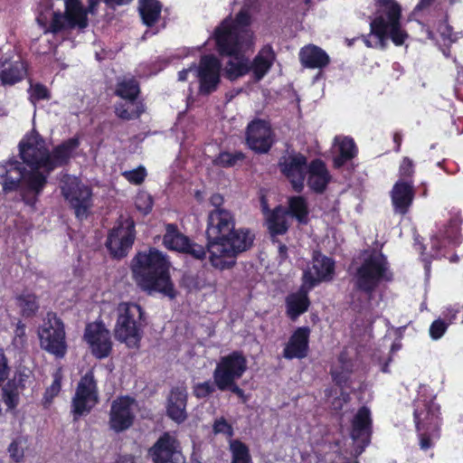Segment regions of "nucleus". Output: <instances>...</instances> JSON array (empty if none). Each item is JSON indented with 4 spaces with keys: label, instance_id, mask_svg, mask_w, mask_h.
<instances>
[{
    "label": "nucleus",
    "instance_id": "1",
    "mask_svg": "<svg viewBox=\"0 0 463 463\" xmlns=\"http://www.w3.org/2000/svg\"><path fill=\"white\" fill-rule=\"evenodd\" d=\"M205 233L211 265L221 271L232 269L237 257L249 250L255 240V234L249 228H235L233 213L223 208L209 213Z\"/></svg>",
    "mask_w": 463,
    "mask_h": 463
},
{
    "label": "nucleus",
    "instance_id": "2",
    "mask_svg": "<svg viewBox=\"0 0 463 463\" xmlns=\"http://www.w3.org/2000/svg\"><path fill=\"white\" fill-rule=\"evenodd\" d=\"M130 269L133 279L143 291L175 298L177 293L170 275V262L156 248L137 251L131 260Z\"/></svg>",
    "mask_w": 463,
    "mask_h": 463
},
{
    "label": "nucleus",
    "instance_id": "3",
    "mask_svg": "<svg viewBox=\"0 0 463 463\" xmlns=\"http://www.w3.org/2000/svg\"><path fill=\"white\" fill-rule=\"evenodd\" d=\"M393 280L387 257L382 251L373 250L364 258L353 275V291L350 293V305L354 309H361L364 300L356 298V293L365 296L366 302H371L382 283Z\"/></svg>",
    "mask_w": 463,
    "mask_h": 463
},
{
    "label": "nucleus",
    "instance_id": "4",
    "mask_svg": "<svg viewBox=\"0 0 463 463\" xmlns=\"http://www.w3.org/2000/svg\"><path fill=\"white\" fill-rule=\"evenodd\" d=\"M374 17L370 23V33L364 36V44L372 48L370 35L375 36L382 46L391 39L394 45L402 46L409 34L402 27V6L396 0H373Z\"/></svg>",
    "mask_w": 463,
    "mask_h": 463
},
{
    "label": "nucleus",
    "instance_id": "5",
    "mask_svg": "<svg viewBox=\"0 0 463 463\" xmlns=\"http://www.w3.org/2000/svg\"><path fill=\"white\" fill-rule=\"evenodd\" d=\"M19 156L22 161L12 156L0 162V194L19 192L22 200L29 204V134L26 133L19 143Z\"/></svg>",
    "mask_w": 463,
    "mask_h": 463
},
{
    "label": "nucleus",
    "instance_id": "6",
    "mask_svg": "<svg viewBox=\"0 0 463 463\" xmlns=\"http://www.w3.org/2000/svg\"><path fill=\"white\" fill-rule=\"evenodd\" d=\"M116 311L115 338L129 348H138L147 325L144 308L134 302H120Z\"/></svg>",
    "mask_w": 463,
    "mask_h": 463
},
{
    "label": "nucleus",
    "instance_id": "7",
    "mask_svg": "<svg viewBox=\"0 0 463 463\" xmlns=\"http://www.w3.org/2000/svg\"><path fill=\"white\" fill-rule=\"evenodd\" d=\"M42 349L56 359L65 357L68 350L63 321L53 312H48L43 325L38 329Z\"/></svg>",
    "mask_w": 463,
    "mask_h": 463
},
{
    "label": "nucleus",
    "instance_id": "8",
    "mask_svg": "<svg viewBox=\"0 0 463 463\" xmlns=\"http://www.w3.org/2000/svg\"><path fill=\"white\" fill-rule=\"evenodd\" d=\"M136 223L130 217L119 218L108 232L105 246L113 260L128 256L136 240Z\"/></svg>",
    "mask_w": 463,
    "mask_h": 463
},
{
    "label": "nucleus",
    "instance_id": "9",
    "mask_svg": "<svg viewBox=\"0 0 463 463\" xmlns=\"http://www.w3.org/2000/svg\"><path fill=\"white\" fill-rule=\"evenodd\" d=\"M98 402V381L94 370L90 369L80 377L71 399L73 420H78L81 416L89 414Z\"/></svg>",
    "mask_w": 463,
    "mask_h": 463
},
{
    "label": "nucleus",
    "instance_id": "10",
    "mask_svg": "<svg viewBox=\"0 0 463 463\" xmlns=\"http://www.w3.org/2000/svg\"><path fill=\"white\" fill-rule=\"evenodd\" d=\"M61 183V194L74 210L75 216L80 220L86 218L92 207L91 188L69 174L63 175Z\"/></svg>",
    "mask_w": 463,
    "mask_h": 463
},
{
    "label": "nucleus",
    "instance_id": "11",
    "mask_svg": "<svg viewBox=\"0 0 463 463\" xmlns=\"http://www.w3.org/2000/svg\"><path fill=\"white\" fill-rule=\"evenodd\" d=\"M247 368L248 362L241 351H232L222 356L213 373L216 387H223L241 379Z\"/></svg>",
    "mask_w": 463,
    "mask_h": 463
},
{
    "label": "nucleus",
    "instance_id": "12",
    "mask_svg": "<svg viewBox=\"0 0 463 463\" xmlns=\"http://www.w3.org/2000/svg\"><path fill=\"white\" fill-rule=\"evenodd\" d=\"M80 145V137L75 136L54 146L51 153L47 148L43 147V150L40 149V156L37 158L36 163L38 166L43 167L44 172L51 174L57 167L67 165L73 156V152Z\"/></svg>",
    "mask_w": 463,
    "mask_h": 463
},
{
    "label": "nucleus",
    "instance_id": "13",
    "mask_svg": "<svg viewBox=\"0 0 463 463\" xmlns=\"http://www.w3.org/2000/svg\"><path fill=\"white\" fill-rule=\"evenodd\" d=\"M213 38L216 50L221 56L239 58L242 52V36L229 19H224L214 29Z\"/></svg>",
    "mask_w": 463,
    "mask_h": 463
},
{
    "label": "nucleus",
    "instance_id": "14",
    "mask_svg": "<svg viewBox=\"0 0 463 463\" xmlns=\"http://www.w3.org/2000/svg\"><path fill=\"white\" fill-rule=\"evenodd\" d=\"M83 338L95 358L102 360L111 354L113 350L111 334L102 321L88 323Z\"/></svg>",
    "mask_w": 463,
    "mask_h": 463
},
{
    "label": "nucleus",
    "instance_id": "15",
    "mask_svg": "<svg viewBox=\"0 0 463 463\" xmlns=\"http://www.w3.org/2000/svg\"><path fill=\"white\" fill-rule=\"evenodd\" d=\"M221 61L213 54L203 55L197 68L199 93L207 96L216 91L221 82Z\"/></svg>",
    "mask_w": 463,
    "mask_h": 463
},
{
    "label": "nucleus",
    "instance_id": "16",
    "mask_svg": "<svg viewBox=\"0 0 463 463\" xmlns=\"http://www.w3.org/2000/svg\"><path fill=\"white\" fill-rule=\"evenodd\" d=\"M280 173L290 182L294 191L300 193L304 188L307 159L301 153L283 156L279 160Z\"/></svg>",
    "mask_w": 463,
    "mask_h": 463
},
{
    "label": "nucleus",
    "instance_id": "17",
    "mask_svg": "<svg viewBox=\"0 0 463 463\" xmlns=\"http://www.w3.org/2000/svg\"><path fill=\"white\" fill-rule=\"evenodd\" d=\"M246 145L257 154L268 153L273 146V131L268 122L263 119H253L246 128Z\"/></svg>",
    "mask_w": 463,
    "mask_h": 463
},
{
    "label": "nucleus",
    "instance_id": "18",
    "mask_svg": "<svg viewBox=\"0 0 463 463\" xmlns=\"http://www.w3.org/2000/svg\"><path fill=\"white\" fill-rule=\"evenodd\" d=\"M148 454L154 463H185L179 449V441L169 432H164L149 449Z\"/></svg>",
    "mask_w": 463,
    "mask_h": 463
},
{
    "label": "nucleus",
    "instance_id": "19",
    "mask_svg": "<svg viewBox=\"0 0 463 463\" xmlns=\"http://www.w3.org/2000/svg\"><path fill=\"white\" fill-rule=\"evenodd\" d=\"M135 400L130 396H120L114 400L110 406L109 425L116 433L128 430L135 420L132 405Z\"/></svg>",
    "mask_w": 463,
    "mask_h": 463
},
{
    "label": "nucleus",
    "instance_id": "20",
    "mask_svg": "<svg viewBox=\"0 0 463 463\" xmlns=\"http://www.w3.org/2000/svg\"><path fill=\"white\" fill-rule=\"evenodd\" d=\"M188 402L187 388L184 384L174 386L166 396V416L177 424L184 422L188 418L186 411Z\"/></svg>",
    "mask_w": 463,
    "mask_h": 463
},
{
    "label": "nucleus",
    "instance_id": "21",
    "mask_svg": "<svg viewBox=\"0 0 463 463\" xmlns=\"http://www.w3.org/2000/svg\"><path fill=\"white\" fill-rule=\"evenodd\" d=\"M309 336L308 326L298 327L283 349V357L288 360L306 358L309 352Z\"/></svg>",
    "mask_w": 463,
    "mask_h": 463
},
{
    "label": "nucleus",
    "instance_id": "22",
    "mask_svg": "<svg viewBox=\"0 0 463 463\" xmlns=\"http://www.w3.org/2000/svg\"><path fill=\"white\" fill-rule=\"evenodd\" d=\"M415 197L413 184L406 181H397L391 191V199L396 213L405 215L412 205Z\"/></svg>",
    "mask_w": 463,
    "mask_h": 463
},
{
    "label": "nucleus",
    "instance_id": "23",
    "mask_svg": "<svg viewBox=\"0 0 463 463\" xmlns=\"http://www.w3.org/2000/svg\"><path fill=\"white\" fill-rule=\"evenodd\" d=\"M373 432L371 411L366 406L358 409L352 420L351 438L360 440L364 446H368Z\"/></svg>",
    "mask_w": 463,
    "mask_h": 463
},
{
    "label": "nucleus",
    "instance_id": "24",
    "mask_svg": "<svg viewBox=\"0 0 463 463\" xmlns=\"http://www.w3.org/2000/svg\"><path fill=\"white\" fill-rule=\"evenodd\" d=\"M307 185L316 194H322L331 181V175L326 163L321 159H314L308 165Z\"/></svg>",
    "mask_w": 463,
    "mask_h": 463
},
{
    "label": "nucleus",
    "instance_id": "25",
    "mask_svg": "<svg viewBox=\"0 0 463 463\" xmlns=\"http://www.w3.org/2000/svg\"><path fill=\"white\" fill-rule=\"evenodd\" d=\"M276 60V53L270 44L264 45L253 58L249 61L250 71L253 74L255 81L261 80L271 69Z\"/></svg>",
    "mask_w": 463,
    "mask_h": 463
},
{
    "label": "nucleus",
    "instance_id": "26",
    "mask_svg": "<svg viewBox=\"0 0 463 463\" xmlns=\"http://www.w3.org/2000/svg\"><path fill=\"white\" fill-rule=\"evenodd\" d=\"M311 301L305 288L288 294L285 298L286 315L291 321H296L306 313Z\"/></svg>",
    "mask_w": 463,
    "mask_h": 463
},
{
    "label": "nucleus",
    "instance_id": "27",
    "mask_svg": "<svg viewBox=\"0 0 463 463\" xmlns=\"http://www.w3.org/2000/svg\"><path fill=\"white\" fill-rule=\"evenodd\" d=\"M299 61L305 68L308 69H323L330 63V58L326 51L314 44L301 48Z\"/></svg>",
    "mask_w": 463,
    "mask_h": 463
},
{
    "label": "nucleus",
    "instance_id": "28",
    "mask_svg": "<svg viewBox=\"0 0 463 463\" xmlns=\"http://www.w3.org/2000/svg\"><path fill=\"white\" fill-rule=\"evenodd\" d=\"M287 217L286 207L281 204L274 207L272 212L266 216L267 229L273 241L275 237L284 235L288 232L289 223Z\"/></svg>",
    "mask_w": 463,
    "mask_h": 463
},
{
    "label": "nucleus",
    "instance_id": "29",
    "mask_svg": "<svg viewBox=\"0 0 463 463\" xmlns=\"http://www.w3.org/2000/svg\"><path fill=\"white\" fill-rule=\"evenodd\" d=\"M65 2V18L67 27L73 29L79 27L86 28L88 25V12L84 8L80 0H64Z\"/></svg>",
    "mask_w": 463,
    "mask_h": 463
},
{
    "label": "nucleus",
    "instance_id": "30",
    "mask_svg": "<svg viewBox=\"0 0 463 463\" xmlns=\"http://www.w3.org/2000/svg\"><path fill=\"white\" fill-rule=\"evenodd\" d=\"M413 418L418 431L424 430H429V426L436 425L438 420V416L433 410V406L426 401L418 402L415 405Z\"/></svg>",
    "mask_w": 463,
    "mask_h": 463
},
{
    "label": "nucleus",
    "instance_id": "31",
    "mask_svg": "<svg viewBox=\"0 0 463 463\" xmlns=\"http://www.w3.org/2000/svg\"><path fill=\"white\" fill-rule=\"evenodd\" d=\"M335 260L324 255L319 250H315L312 256V269L324 281H331L335 275Z\"/></svg>",
    "mask_w": 463,
    "mask_h": 463
},
{
    "label": "nucleus",
    "instance_id": "32",
    "mask_svg": "<svg viewBox=\"0 0 463 463\" xmlns=\"http://www.w3.org/2000/svg\"><path fill=\"white\" fill-rule=\"evenodd\" d=\"M189 237L183 234L175 223H167L165 225V233L163 236L164 246L170 250L178 252H183Z\"/></svg>",
    "mask_w": 463,
    "mask_h": 463
},
{
    "label": "nucleus",
    "instance_id": "33",
    "mask_svg": "<svg viewBox=\"0 0 463 463\" xmlns=\"http://www.w3.org/2000/svg\"><path fill=\"white\" fill-rule=\"evenodd\" d=\"M138 11L143 24L153 27L161 16L162 4L159 0H139Z\"/></svg>",
    "mask_w": 463,
    "mask_h": 463
},
{
    "label": "nucleus",
    "instance_id": "34",
    "mask_svg": "<svg viewBox=\"0 0 463 463\" xmlns=\"http://www.w3.org/2000/svg\"><path fill=\"white\" fill-rule=\"evenodd\" d=\"M27 69L22 61L5 62L0 72V79L3 84L13 85L23 80Z\"/></svg>",
    "mask_w": 463,
    "mask_h": 463
},
{
    "label": "nucleus",
    "instance_id": "35",
    "mask_svg": "<svg viewBox=\"0 0 463 463\" xmlns=\"http://www.w3.org/2000/svg\"><path fill=\"white\" fill-rule=\"evenodd\" d=\"M286 213L296 218L298 223L307 224L309 210L306 198L301 195L289 197Z\"/></svg>",
    "mask_w": 463,
    "mask_h": 463
},
{
    "label": "nucleus",
    "instance_id": "36",
    "mask_svg": "<svg viewBox=\"0 0 463 463\" xmlns=\"http://www.w3.org/2000/svg\"><path fill=\"white\" fill-rule=\"evenodd\" d=\"M114 112L123 120L137 119L145 112V105L142 101H135L134 105L127 100L118 101L114 106Z\"/></svg>",
    "mask_w": 463,
    "mask_h": 463
},
{
    "label": "nucleus",
    "instance_id": "37",
    "mask_svg": "<svg viewBox=\"0 0 463 463\" xmlns=\"http://www.w3.org/2000/svg\"><path fill=\"white\" fill-rule=\"evenodd\" d=\"M114 93L120 99L134 105L140 94V86L138 81L133 78L123 80L117 83Z\"/></svg>",
    "mask_w": 463,
    "mask_h": 463
},
{
    "label": "nucleus",
    "instance_id": "38",
    "mask_svg": "<svg viewBox=\"0 0 463 463\" xmlns=\"http://www.w3.org/2000/svg\"><path fill=\"white\" fill-rule=\"evenodd\" d=\"M357 146L350 137H345L339 143V155L334 158V166L340 168L357 155Z\"/></svg>",
    "mask_w": 463,
    "mask_h": 463
},
{
    "label": "nucleus",
    "instance_id": "39",
    "mask_svg": "<svg viewBox=\"0 0 463 463\" xmlns=\"http://www.w3.org/2000/svg\"><path fill=\"white\" fill-rule=\"evenodd\" d=\"M236 61H229L226 63L224 76L227 80L234 81L250 72L249 59L246 58L242 52Z\"/></svg>",
    "mask_w": 463,
    "mask_h": 463
},
{
    "label": "nucleus",
    "instance_id": "40",
    "mask_svg": "<svg viewBox=\"0 0 463 463\" xmlns=\"http://www.w3.org/2000/svg\"><path fill=\"white\" fill-rule=\"evenodd\" d=\"M231 453L230 463H253L248 445L240 439H231L229 443Z\"/></svg>",
    "mask_w": 463,
    "mask_h": 463
},
{
    "label": "nucleus",
    "instance_id": "41",
    "mask_svg": "<svg viewBox=\"0 0 463 463\" xmlns=\"http://www.w3.org/2000/svg\"><path fill=\"white\" fill-rule=\"evenodd\" d=\"M245 158L246 156L241 151H222L213 160V164L218 167L231 168L241 165Z\"/></svg>",
    "mask_w": 463,
    "mask_h": 463
},
{
    "label": "nucleus",
    "instance_id": "42",
    "mask_svg": "<svg viewBox=\"0 0 463 463\" xmlns=\"http://www.w3.org/2000/svg\"><path fill=\"white\" fill-rule=\"evenodd\" d=\"M186 246L184 249V254L189 256L193 260L203 262L206 259H209L211 262V250L208 247V240H206V245L203 246L191 239H189L188 242L185 244Z\"/></svg>",
    "mask_w": 463,
    "mask_h": 463
},
{
    "label": "nucleus",
    "instance_id": "43",
    "mask_svg": "<svg viewBox=\"0 0 463 463\" xmlns=\"http://www.w3.org/2000/svg\"><path fill=\"white\" fill-rule=\"evenodd\" d=\"M37 158L34 156L31 155V194L34 193L38 194L45 186L47 183V177L50 174L42 173L36 163Z\"/></svg>",
    "mask_w": 463,
    "mask_h": 463
},
{
    "label": "nucleus",
    "instance_id": "44",
    "mask_svg": "<svg viewBox=\"0 0 463 463\" xmlns=\"http://www.w3.org/2000/svg\"><path fill=\"white\" fill-rule=\"evenodd\" d=\"M2 400L8 410L16 408L19 402L18 385L14 381H8L2 389Z\"/></svg>",
    "mask_w": 463,
    "mask_h": 463
},
{
    "label": "nucleus",
    "instance_id": "45",
    "mask_svg": "<svg viewBox=\"0 0 463 463\" xmlns=\"http://www.w3.org/2000/svg\"><path fill=\"white\" fill-rule=\"evenodd\" d=\"M52 383L46 388L43 394V404L47 406L60 393L61 389V381L63 378L61 368H58L52 373Z\"/></svg>",
    "mask_w": 463,
    "mask_h": 463
},
{
    "label": "nucleus",
    "instance_id": "46",
    "mask_svg": "<svg viewBox=\"0 0 463 463\" xmlns=\"http://www.w3.org/2000/svg\"><path fill=\"white\" fill-rule=\"evenodd\" d=\"M398 174V181H406L413 184V176L415 174V164L413 160L408 156H404L400 163Z\"/></svg>",
    "mask_w": 463,
    "mask_h": 463
},
{
    "label": "nucleus",
    "instance_id": "47",
    "mask_svg": "<svg viewBox=\"0 0 463 463\" xmlns=\"http://www.w3.org/2000/svg\"><path fill=\"white\" fill-rule=\"evenodd\" d=\"M121 175L131 184L140 185L144 183L147 172L145 166L139 165L133 170L122 172Z\"/></svg>",
    "mask_w": 463,
    "mask_h": 463
},
{
    "label": "nucleus",
    "instance_id": "48",
    "mask_svg": "<svg viewBox=\"0 0 463 463\" xmlns=\"http://www.w3.org/2000/svg\"><path fill=\"white\" fill-rule=\"evenodd\" d=\"M26 439L24 438H17L12 441L8 447V452L10 457L16 462L19 463L24 457V449L26 447Z\"/></svg>",
    "mask_w": 463,
    "mask_h": 463
},
{
    "label": "nucleus",
    "instance_id": "49",
    "mask_svg": "<svg viewBox=\"0 0 463 463\" xmlns=\"http://www.w3.org/2000/svg\"><path fill=\"white\" fill-rule=\"evenodd\" d=\"M216 385L214 381L210 380L197 383L193 386V394L197 399H205L212 395L216 391Z\"/></svg>",
    "mask_w": 463,
    "mask_h": 463
},
{
    "label": "nucleus",
    "instance_id": "50",
    "mask_svg": "<svg viewBox=\"0 0 463 463\" xmlns=\"http://www.w3.org/2000/svg\"><path fill=\"white\" fill-rule=\"evenodd\" d=\"M51 99L52 93L44 84L40 82L33 84L31 82V102L50 100Z\"/></svg>",
    "mask_w": 463,
    "mask_h": 463
},
{
    "label": "nucleus",
    "instance_id": "51",
    "mask_svg": "<svg viewBox=\"0 0 463 463\" xmlns=\"http://www.w3.org/2000/svg\"><path fill=\"white\" fill-rule=\"evenodd\" d=\"M135 205L138 212L146 215L152 211L154 201L150 194L142 193L137 194L135 201Z\"/></svg>",
    "mask_w": 463,
    "mask_h": 463
},
{
    "label": "nucleus",
    "instance_id": "52",
    "mask_svg": "<svg viewBox=\"0 0 463 463\" xmlns=\"http://www.w3.org/2000/svg\"><path fill=\"white\" fill-rule=\"evenodd\" d=\"M449 323L441 318L434 320L429 329L430 336L432 340L440 339L449 328Z\"/></svg>",
    "mask_w": 463,
    "mask_h": 463
},
{
    "label": "nucleus",
    "instance_id": "53",
    "mask_svg": "<svg viewBox=\"0 0 463 463\" xmlns=\"http://www.w3.org/2000/svg\"><path fill=\"white\" fill-rule=\"evenodd\" d=\"M213 431L214 434H223L227 438H232L234 435L232 424H230L224 417H221L214 420Z\"/></svg>",
    "mask_w": 463,
    "mask_h": 463
},
{
    "label": "nucleus",
    "instance_id": "54",
    "mask_svg": "<svg viewBox=\"0 0 463 463\" xmlns=\"http://www.w3.org/2000/svg\"><path fill=\"white\" fill-rule=\"evenodd\" d=\"M462 223V219L451 218L449 222V229L447 230V237L454 243L458 244L459 239V230Z\"/></svg>",
    "mask_w": 463,
    "mask_h": 463
},
{
    "label": "nucleus",
    "instance_id": "55",
    "mask_svg": "<svg viewBox=\"0 0 463 463\" xmlns=\"http://www.w3.org/2000/svg\"><path fill=\"white\" fill-rule=\"evenodd\" d=\"M302 280L303 284L299 288H305L307 294L313 288L324 281L317 275H314L310 270H305L303 272Z\"/></svg>",
    "mask_w": 463,
    "mask_h": 463
},
{
    "label": "nucleus",
    "instance_id": "56",
    "mask_svg": "<svg viewBox=\"0 0 463 463\" xmlns=\"http://www.w3.org/2000/svg\"><path fill=\"white\" fill-rule=\"evenodd\" d=\"M235 28L241 32V28L248 27L251 24V16L247 10L241 9L239 11L233 20H230Z\"/></svg>",
    "mask_w": 463,
    "mask_h": 463
},
{
    "label": "nucleus",
    "instance_id": "57",
    "mask_svg": "<svg viewBox=\"0 0 463 463\" xmlns=\"http://www.w3.org/2000/svg\"><path fill=\"white\" fill-rule=\"evenodd\" d=\"M67 28L65 14L60 12H54L50 24V31L53 33H57Z\"/></svg>",
    "mask_w": 463,
    "mask_h": 463
},
{
    "label": "nucleus",
    "instance_id": "58",
    "mask_svg": "<svg viewBox=\"0 0 463 463\" xmlns=\"http://www.w3.org/2000/svg\"><path fill=\"white\" fill-rule=\"evenodd\" d=\"M14 305L20 309V314L24 317H29V294L23 293L17 295L14 298Z\"/></svg>",
    "mask_w": 463,
    "mask_h": 463
},
{
    "label": "nucleus",
    "instance_id": "59",
    "mask_svg": "<svg viewBox=\"0 0 463 463\" xmlns=\"http://www.w3.org/2000/svg\"><path fill=\"white\" fill-rule=\"evenodd\" d=\"M217 389L221 392L230 391L231 392L234 393L236 396H238L241 402L245 403L248 401V396L245 394V392L243 389H241L236 382H232L226 386L223 387H217Z\"/></svg>",
    "mask_w": 463,
    "mask_h": 463
},
{
    "label": "nucleus",
    "instance_id": "60",
    "mask_svg": "<svg viewBox=\"0 0 463 463\" xmlns=\"http://www.w3.org/2000/svg\"><path fill=\"white\" fill-rule=\"evenodd\" d=\"M460 312V307L458 305L451 306L443 311V320L449 323V326L453 324Z\"/></svg>",
    "mask_w": 463,
    "mask_h": 463
},
{
    "label": "nucleus",
    "instance_id": "61",
    "mask_svg": "<svg viewBox=\"0 0 463 463\" xmlns=\"http://www.w3.org/2000/svg\"><path fill=\"white\" fill-rule=\"evenodd\" d=\"M14 342L15 345H20L22 346L26 342L25 325L22 324L21 321L17 323L16 328L14 330Z\"/></svg>",
    "mask_w": 463,
    "mask_h": 463
},
{
    "label": "nucleus",
    "instance_id": "62",
    "mask_svg": "<svg viewBox=\"0 0 463 463\" xmlns=\"http://www.w3.org/2000/svg\"><path fill=\"white\" fill-rule=\"evenodd\" d=\"M9 366L7 359L3 351L0 352V386L8 378Z\"/></svg>",
    "mask_w": 463,
    "mask_h": 463
},
{
    "label": "nucleus",
    "instance_id": "63",
    "mask_svg": "<svg viewBox=\"0 0 463 463\" xmlns=\"http://www.w3.org/2000/svg\"><path fill=\"white\" fill-rule=\"evenodd\" d=\"M420 248L422 250L421 261L423 262L425 273L427 276H429L431 270V261L434 259V257L424 253V250L426 249L424 245H421Z\"/></svg>",
    "mask_w": 463,
    "mask_h": 463
},
{
    "label": "nucleus",
    "instance_id": "64",
    "mask_svg": "<svg viewBox=\"0 0 463 463\" xmlns=\"http://www.w3.org/2000/svg\"><path fill=\"white\" fill-rule=\"evenodd\" d=\"M420 447L423 450H427L432 447V441L428 433L423 432L420 434Z\"/></svg>",
    "mask_w": 463,
    "mask_h": 463
}]
</instances>
